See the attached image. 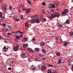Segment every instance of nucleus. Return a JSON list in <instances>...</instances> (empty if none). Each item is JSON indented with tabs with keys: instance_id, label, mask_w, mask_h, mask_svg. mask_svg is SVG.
Segmentation results:
<instances>
[{
	"instance_id": "1",
	"label": "nucleus",
	"mask_w": 73,
	"mask_h": 73,
	"mask_svg": "<svg viewBox=\"0 0 73 73\" xmlns=\"http://www.w3.org/2000/svg\"><path fill=\"white\" fill-rule=\"evenodd\" d=\"M21 56L23 58H27L28 57V61L29 62L31 61V58L30 57V55H29L28 53H26L22 52L21 54Z\"/></svg>"
},
{
	"instance_id": "2",
	"label": "nucleus",
	"mask_w": 73,
	"mask_h": 73,
	"mask_svg": "<svg viewBox=\"0 0 73 73\" xmlns=\"http://www.w3.org/2000/svg\"><path fill=\"white\" fill-rule=\"evenodd\" d=\"M68 9H65L64 11L62 12V15H66V13H68Z\"/></svg>"
},
{
	"instance_id": "3",
	"label": "nucleus",
	"mask_w": 73,
	"mask_h": 73,
	"mask_svg": "<svg viewBox=\"0 0 73 73\" xmlns=\"http://www.w3.org/2000/svg\"><path fill=\"white\" fill-rule=\"evenodd\" d=\"M3 16V13L2 12H0V20H2L4 19V17H2Z\"/></svg>"
},
{
	"instance_id": "4",
	"label": "nucleus",
	"mask_w": 73,
	"mask_h": 73,
	"mask_svg": "<svg viewBox=\"0 0 73 73\" xmlns=\"http://www.w3.org/2000/svg\"><path fill=\"white\" fill-rule=\"evenodd\" d=\"M7 6L6 4H5L4 6H2V9H7Z\"/></svg>"
},
{
	"instance_id": "5",
	"label": "nucleus",
	"mask_w": 73,
	"mask_h": 73,
	"mask_svg": "<svg viewBox=\"0 0 73 73\" xmlns=\"http://www.w3.org/2000/svg\"><path fill=\"white\" fill-rule=\"evenodd\" d=\"M25 11H26L28 12H29V13H30V12H31V10H30V9H22V12L24 13Z\"/></svg>"
},
{
	"instance_id": "6",
	"label": "nucleus",
	"mask_w": 73,
	"mask_h": 73,
	"mask_svg": "<svg viewBox=\"0 0 73 73\" xmlns=\"http://www.w3.org/2000/svg\"><path fill=\"white\" fill-rule=\"evenodd\" d=\"M2 29L3 31H6V32L8 31V28L7 27H4L2 28Z\"/></svg>"
},
{
	"instance_id": "7",
	"label": "nucleus",
	"mask_w": 73,
	"mask_h": 73,
	"mask_svg": "<svg viewBox=\"0 0 73 73\" xmlns=\"http://www.w3.org/2000/svg\"><path fill=\"white\" fill-rule=\"evenodd\" d=\"M28 50L29 52H31V53H32L33 52V50H32V49L31 48H28Z\"/></svg>"
},
{
	"instance_id": "8",
	"label": "nucleus",
	"mask_w": 73,
	"mask_h": 73,
	"mask_svg": "<svg viewBox=\"0 0 73 73\" xmlns=\"http://www.w3.org/2000/svg\"><path fill=\"white\" fill-rule=\"evenodd\" d=\"M46 69H47L46 67H45V66H43L41 68L42 70H44V71H45Z\"/></svg>"
},
{
	"instance_id": "9",
	"label": "nucleus",
	"mask_w": 73,
	"mask_h": 73,
	"mask_svg": "<svg viewBox=\"0 0 73 73\" xmlns=\"http://www.w3.org/2000/svg\"><path fill=\"white\" fill-rule=\"evenodd\" d=\"M25 25L26 27H28L29 25V22L27 21L25 23Z\"/></svg>"
},
{
	"instance_id": "10",
	"label": "nucleus",
	"mask_w": 73,
	"mask_h": 73,
	"mask_svg": "<svg viewBox=\"0 0 73 73\" xmlns=\"http://www.w3.org/2000/svg\"><path fill=\"white\" fill-rule=\"evenodd\" d=\"M19 7H20V8H23L24 7H25V6L24 4L20 5L19 6Z\"/></svg>"
},
{
	"instance_id": "11",
	"label": "nucleus",
	"mask_w": 73,
	"mask_h": 73,
	"mask_svg": "<svg viewBox=\"0 0 73 73\" xmlns=\"http://www.w3.org/2000/svg\"><path fill=\"white\" fill-rule=\"evenodd\" d=\"M40 22H41V21L38 19H36L35 21V23H39Z\"/></svg>"
},
{
	"instance_id": "12",
	"label": "nucleus",
	"mask_w": 73,
	"mask_h": 73,
	"mask_svg": "<svg viewBox=\"0 0 73 73\" xmlns=\"http://www.w3.org/2000/svg\"><path fill=\"white\" fill-rule=\"evenodd\" d=\"M35 50L37 52H38L40 51V49L38 48H35Z\"/></svg>"
},
{
	"instance_id": "13",
	"label": "nucleus",
	"mask_w": 73,
	"mask_h": 73,
	"mask_svg": "<svg viewBox=\"0 0 73 73\" xmlns=\"http://www.w3.org/2000/svg\"><path fill=\"white\" fill-rule=\"evenodd\" d=\"M55 16H56V17H60V14H59V13H58L56 12L55 13Z\"/></svg>"
},
{
	"instance_id": "14",
	"label": "nucleus",
	"mask_w": 73,
	"mask_h": 73,
	"mask_svg": "<svg viewBox=\"0 0 73 73\" xmlns=\"http://www.w3.org/2000/svg\"><path fill=\"white\" fill-rule=\"evenodd\" d=\"M23 46L25 48H27V47H28V45L27 44H24L23 45Z\"/></svg>"
},
{
	"instance_id": "15",
	"label": "nucleus",
	"mask_w": 73,
	"mask_h": 73,
	"mask_svg": "<svg viewBox=\"0 0 73 73\" xmlns=\"http://www.w3.org/2000/svg\"><path fill=\"white\" fill-rule=\"evenodd\" d=\"M41 20H42V21H43V22H46V19L45 18H41Z\"/></svg>"
},
{
	"instance_id": "16",
	"label": "nucleus",
	"mask_w": 73,
	"mask_h": 73,
	"mask_svg": "<svg viewBox=\"0 0 73 73\" xmlns=\"http://www.w3.org/2000/svg\"><path fill=\"white\" fill-rule=\"evenodd\" d=\"M18 31H19L20 33H21V34H25V32H21V31L20 29H19Z\"/></svg>"
},
{
	"instance_id": "17",
	"label": "nucleus",
	"mask_w": 73,
	"mask_h": 73,
	"mask_svg": "<svg viewBox=\"0 0 73 73\" xmlns=\"http://www.w3.org/2000/svg\"><path fill=\"white\" fill-rule=\"evenodd\" d=\"M15 37H16L17 40H19V39L20 38V36H18L17 35H15Z\"/></svg>"
},
{
	"instance_id": "18",
	"label": "nucleus",
	"mask_w": 73,
	"mask_h": 73,
	"mask_svg": "<svg viewBox=\"0 0 73 73\" xmlns=\"http://www.w3.org/2000/svg\"><path fill=\"white\" fill-rule=\"evenodd\" d=\"M68 43L67 42H65L64 44V46H67L68 45Z\"/></svg>"
},
{
	"instance_id": "19",
	"label": "nucleus",
	"mask_w": 73,
	"mask_h": 73,
	"mask_svg": "<svg viewBox=\"0 0 73 73\" xmlns=\"http://www.w3.org/2000/svg\"><path fill=\"white\" fill-rule=\"evenodd\" d=\"M3 51L4 52H7V48L4 47V48L3 49Z\"/></svg>"
},
{
	"instance_id": "20",
	"label": "nucleus",
	"mask_w": 73,
	"mask_h": 73,
	"mask_svg": "<svg viewBox=\"0 0 73 73\" xmlns=\"http://www.w3.org/2000/svg\"><path fill=\"white\" fill-rule=\"evenodd\" d=\"M40 45L42 46H44L45 45V43H44V42H42L41 43Z\"/></svg>"
},
{
	"instance_id": "21",
	"label": "nucleus",
	"mask_w": 73,
	"mask_h": 73,
	"mask_svg": "<svg viewBox=\"0 0 73 73\" xmlns=\"http://www.w3.org/2000/svg\"><path fill=\"white\" fill-rule=\"evenodd\" d=\"M48 67H53L54 66L52 64H48Z\"/></svg>"
},
{
	"instance_id": "22",
	"label": "nucleus",
	"mask_w": 73,
	"mask_h": 73,
	"mask_svg": "<svg viewBox=\"0 0 73 73\" xmlns=\"http://www.w3.org/2000/svg\"><path fill=\"white\" fill-rule=\"evenodd\" d=\"M28 41V39H27V38H25L23 39V41Z\"/></svg>"
},
{
	"instance_id": "23",
	"label": "nucleus",
	"mask_w": 73,
	"mask_h": 73,
	"mask_svg": "<svg viewBox=\"0 0 73 73\" xmlns=\"http://www.w3.org/2000/svg\"><path fill=\"white\" fill-rule=\"evenodd\" d=\"M66 24H69L70 23V21H69V19H67L66 21Z\"/></svg>"
},
{
	"instance_id": "24",
	"label": "nucleus",
	"mask_w": 73,
	"mask_h": 73,
	"mask_svg": "<svg viewBox=\"0 0 73 73\" xmlns=\"http://www.w3.org/2000/svg\"><path fill=\"white\" fill-rule=\"evenodd\" d=\"M60 53L58 52H57L56 53V56H60Z\"/></svg>"
},
{
	"instance_id": "25",
	"label": "nucleus",
	"mask_w": 73,
	"mask_h": 73,
	"mask_svg": "<svg viewBox=\"0 0 73 73\" xmlns=\"http://www.w3.org/2000/svg\"><path fill=\"white\" fill-rule=\"evenodd\" d=\"M21 19L22 20H24V17H23V15H21Z\"/></svg>"
},
{
	"instance_id": "26",
	"label": "nucleus",
	"mask_w": 73,
	"mask_h": 73,
	"mask_svg": "<svg viewBox=\"0 0 73 73\" xmlns=\"http://www.w3.org/2000/svg\"><path fill=\"white\" fill-rule=\"evenodd\" d=\"M48 7L50 8V9H52V4H51L49 5Z\"/></svg>"
},
{
	"instance_id": "27",
	"label": "nucleus",
	"mask_w": 73,
	"mask_h": 73,
	"mask_svg": "<svg viewBox=\"0 0 73 73\" xmlns=\"http://www.w3.org/2000/svg\"><path fill=\"white\" fill-rule=\"evenodd\" d=\"M54 4L55 5H56V6H57L58 5V2H56L54 3Z\"/></svg>"
},
{
	"instance_id": "28",
	"label": "nucleus",
	"mask_w": 73,
	"mask_h": 73,
	"mask_svg": "<svg viewBox=\"0 0 73 73\" xmlns=\"http://www.w3.org/2000/svg\"><path fill=\"white\" fill-rule=\"evenodd\" d=\"M33 69L34 70H37V67H34Z\"/></svg>"
},
{
	"instance_id": "29",
	"label": "nucleus",
	"mask_w": 73,
	"mask_h": 73,
	"mask_svg": "<svg viewBox=\"0 0 73 73\" xmlns=\"http://www.w3.org/2000/svg\"><path fill=\"white\" fill-rule=\"evenodd\" d=\"M52 18H54L56 17V15L55 14H53L51 15Z\"/></svg>"
},
{
	"instance_id": "30",
	"label": "nucleus",
	"mask_w": 73,
	"mask_h": 73,
	"mask_svg": "<svg viewBox=\"0 0 73 73\" xmlns=\"http://www.w3.org/2000/svg\"><path fill=\"white\" fill-rule=\"evenodd\" d=\"M14 50H15V51H17V48L16 46L14 47Z\"/></svg>"
},
{
	"instance_id": "31",
	"label": "nucleus",
	"mask_w": 73,
	"mask_h": 73,
	"mask_svg": "<svg viewBox=\"0 0 73 73\" xmlns=\"http://www.w3.org/2000/svg\"><path fill=\"white\" fill-rule=\"evenodd\" d=\"M70 36H73V32H70Z\"/></svg>"
},
{
	"instance_id": "32",
	"label": "nucleus",
	"mask_w": 73,
	"mask_h": 73,
	"mask_svg": "<svg viewBox=\"0 0 73 73\" xmlns=\"http://www.w3.org/2000/svg\"><path fill=\"white\" fill-rule=\"evenodd\" d=\"M31 19H32V20H33V19H36V18L35 17V16L34 15V16H32L31 17Z\"/></svg>"
},
{
	"instance_id": "33",
	"label": "nucleus",
	"mask_w": 73,
	"mask_h": 73,
	"mask_svg": "<svg viewBox=\"0 0 73 73\" xmlns=\"http://www.w3.org/2000/svg\"><path fill=\"white\" fill-rule=\"evenodd\" d=\"M42 52L43 53H46V51H45V50L44 49H42Z\"/></svg>"
},
{
	"instance_id": "34",
	"label": "nucleus",
	"mask_w": 73,
	"mask_h": 73,
	"mask_svg": "<svg viewBox=\"0 0 73 73\" xmlns=\"http://www.w3.org/2000/svg\"><path fill=\"white\" fill-rule=\"evenodd\" d=\"M36 40V38H33L32 39V41L33 42V41H35Z\"/></svg>"
},
{
	"instance_id": "35",
	"label": "nucleus",
	"mask_w": 73,
	"mask_h": 73,
	"mask_svg": "<svg viewBox=\"0 0 73 73\" xmlns=\"http://www.w3.org/2000/svg\"><path fill=\"white\" fill-rule=\"evenodd\" d=\"M55 8V6H54V5L52 4V8Z\"/></svg>"
},
{
	"instance_id": "36",
	"label": "nucleus",
	"mask_w": 73,
	"mask_h": 73,
	"mask_svg": "<svg viewBox=\"0 0 73 73\" xmlns=\"http://www.w3.org/2000/svg\"><path fill=\"white\" fill-rule=\"evenodd\" d=\"M61 60H60V59H59L58 60V63L59 64H61Z\"/></svg>"
},
{
	"instance_id": "37",
	"label": "nucleus",
	"mask_w": 73,
	"mask_h": 73,
	"mask_svg": "<svg viewBox=\"0 0 73 73\" xmlns=\"http://www.w3.org/2000/svg\"><path fill=\"white\" fill-rule=\"evenodd\" d=\"M34 16H35V19H36V18H37V17H38L39 16H38V15H35Z\"/></svg>"
},
{
	"instance_id": "38",
	"label": "nucleus",
	"mask_w": 73,
	"mask_h": 73,
	"mask_svg": "<svg viewBox=\"0 0 73 73\" xmlns=\"http://www.w3.org/2000/svg\"><path fill=\"white\" fill-rule=\"evenodd\" d=\"M38 58H36L35 59V61H38Z\"/></svg>"
},
{
	"instance_id": "39",
	"label": "nucleus",
	"mask_w": 73,
	"mask_h": 73,
	"mask_svg": "<svg viewBox=\"0 0 73 73\" xmlns=\"http://www.w3.org/2000/svg\"><path fill=\"white\" fill-rule=\"evenodd\" d=\"M60 25V24L59 23H57L56 24V26H57V27H58Z\"/></svg>"
},
{
	"instance_id": "40",
	"label": "nucleus",
	"mask_w": 73,
	"mask_h": 73,
	"mask_svg": "<svg viewBox=\"0 0 73 73\" xmlns=\"http://www.w3.org/2000/svg\"><path fill=\"white\" fill-rule=\"evenodd\" d=\"M15 20L16 21H20L19 19H15Z\"/></svg>"
},
{
	"instance_id": "41",
	"label": "nucleus",
	"mask_w": 73,
	"mask_h": 73,
	"mask_svg": "<svg viewBox=\"0 0 73 73\" xmlns=\"http://www.w3.org/2000/svg\"><path fill=\"white\" fill-rule=\"evenodd\" d=\"M42 5H45V3L44 2H43L42 3Z\"/></svg>"
},
{
	"instance_id": "42",
	"label": "nucleus",
	"mask_w": 73,
	"mask_h": 73,
	"mask_svg": "<svg viewBox=\"0 0 73 73\" xmlns=\"http://www.w3.org/2000/svg\"><path fill=\"white\" fill-rule=\"evenodd\" d=\"M48 19H50V20H52L53 19L52 17H48Z\"/></svg>"
},
{
	"instance_id": "43",
	"label": "nucleus",
	"mask_w": 73,
	"mask_h": 73,
	"mask_svg": "<svg viewBox=\"0 0 73 73\" xmlns=\"http://www.w3.org/2000/svg\"><path fill=\"white\" fill-rule=\"evenodd\" d=\"M39 56H40V57H43V55L41 54H39Z\"/></svg>"
},
{
	"instance_id": "44",
	"label": "nucleus",
	"mask_w": 73,
	"mask_h": 73,
	"mask_svg": "<svg viewBox=\"0 0 73 73\" xmlns=\"http://www.w3.org/2000/svg\"><path fill=\"white\" fill-rule=\"evenodd\" d=\"M9 8L10 9H12V7L11 6H10L9 7Z\"/></svg>"
},
{
	"instance_id": "45",
	"label": "nucleus",
	"mask_w": 73,
	"mask_h": 73,
	"mask_svg": "<svg viewBox=\"0 0 73 73\" xmlns=\"http://www.w3.org/2000/svg\"><path fill=\"white\" fill-rule=\"evenodd\" d=\"M42 12L43 13H45V9H43L42 11Z\"/></svg>"
},
{
	"instance_id": "46",
	"label": "nucleus",
	"mask_w": 73,
	"mask_h": 73,
	"mask_svg": "<svg viewBox=\"0 0 73 73\" xmlns=\"http://www.w3.org/2000/svg\"><path fill=\"white\" fill-rule=\"evenodd\" d=\"M28 2L29 3V4H31V2L29 0H28Z\"/></svg>"
},
{
	"instance_id": "47",
	"label": "nucleus",
	"mask_w": 73,
	"mask_h": 73,
	"mask_svg": "<svg viewBox=\"0 0 73 73\" xmlns=\"http://www.w3.org/2000/svg\"><path fill=\"white\" fill-rule=\"evenodd\" d=\"M8 69L9 70H11V69H12V68H11V67H10L8 68Z\"/></svg>"
},
{
	"instance_id": "48",
	"label": "nucleus",
	"mask_w": 73,
	"mask_h": 73,
	"mask_svg": "<svg viewBox=\"0 0 73 73\" xmlns=\"http://www.w3.org/2000/svg\"><path fill=\"white\" fill-rule=\"evenodd\" d=\"M14 62H15L14 61H12V62L11 63V64H13V63H14Z\"/></svg>"
},
{
	"instance_id": "49",
	"label": "nucleus",
	"mask_w": 73,
	"mask_h": 73,
	"mask_svg": "<svg viewBox=\"0 0 73 73\" xmlns=\"http://www.w3.org/2000/svg\"><path fill=\"white\" fill-rule=\"evenodd\" d=\"M51 72H52L50 70H49L48 71V73H51Z\"/></svg>"
},
{
	"instance_id": "50",
	"label": "nucleus",
	"mask_w": 73,
	"mask_h": 73,
	"mask_svg": "<svg viewBox=\"0 0 73 73\" xmlns=\"http://www.w3.org/2000/svg\"><path fill=\"white\" fill-rule=\"evenodd\" d=\"M51 12H54V10L52 9L51 10Z\"/></svg>"
},
{
	"instance_id": "51",
	"label": "nucleus",
	"mask_w": 73,
	"mask_h": 73,
	"mask_svg": "<svg viewBox=\"0 0 73 73\" xmlns=\"http://www.w3.org/2000/svg\"><path fill=\"white\" fill-rule=\"evenodd\" d=\"M3 25L4 26V27H5V26H6V24H5V23H3Z\"/></svg>"
},
{
	"instance_id": "52",
	"label": "nucleus",
	"mask_w": 73,
	"mask_h": 73,
	"mask_svg": "<svg viewBox=\"0 0 73 73\" xmlns=\"http://www.w3.org/2000/svg\"><path fill=\"white\" fill-rule=\"evenodd\" d=\"M41 65H40V64L39 65H38V68H40V67H41Z\"/></svg>"
},
{
	"instance_id": "53",
	"label": "nucleus",
	"mask_w": 73,
	"mask_h": 73,
	"mask_svg": "<svg viewBox=\"0 0 73 73\" xmlns=\"http://www.w3.org/2000/svg\"><path fill=\"white\" fill-rule=\"evenodd\" d=\"M0 3H3V0H0Z\"/></svg>"
},
{
	"instance_id": "54",
	"label": "nucleus",
	"mask_w": 73,
	"mask_h": 73,
	"mask_svg": "<svg viewBox=\"0 0 73 73\" xmlns=\"http://www.w3.org/2000/svg\"><path fill=\"white\" fill-rule=\"evenodd\" d=\"M20 37H23V35H21L20 36Z\"/></svg>"
},
{
	"instance_id": "55",
	"label": "nucleus",
	"mask_w": 73,
	"mask_h": 73,
	"mask_svg": "<svg viewBox=\"0 0 73 73\" xmlns=\"http://www.w3.org/2000/svg\"><path fill=\"white\" fill-rule=\"evenodd\" d=\"M12 14H13V15H15V11H13V13H12Z\"/></svg>"
},
{
	"instance_id": "56",
	"label": "nucleus",
	"mask_w": 73,
	"mask_h": 73,
	"mask_svg": "<svg viewBox=\"0 0 73 73\" xmlns=\"http://www.w3.org/2000/svg\"><path fill=\"white\" fill-rule=\"evenodd\" d=\"M59 26L60 28H62V25H60Z\"/></svg>"
},
{
	"instance_id": "57",
	"label": "nucleus",
	"mask_w": 73,
	"mask_h": 73,
	"mask_svg": "<svg viewBox=\"0 0 73 73\" xmlns=\"http://www.w3.org/2000/svg\"><path fill=\"white\" fill-rule=\"evenodd\" d=\"M14 41H15V42H17V40L16 39H14Z\"/></svg>"
},
{
	"instance_id": "58",
	"label": "nucleus",
	"mask_w": 73,
	"mask_h": 73,
	"mask_svg": "<svg viewBox=\"0 0 73 73\" xmlns=\"http://www.w3.org/2000/svg\"><path fill=\"white\" fill-rule=\"evenodd\" d=\"M16 33H20L19 31H16Z\"/></svg>"
},
{
	"instance_id": "59",
	"label": "nucleus",
	"mask_w": 73,
	"mask_h": 73,
	"mask_svg": "<svg viewBox=\"0 0 73 73\" xmlns=\"http://www.w3.org/2000/svg\"><path fill=\"white\" fill-rule=\"evenodd\" d=\"M2 35L3 36H5V33H3Z\"/></svg>"
},
{
	"instance_id": "60",
	"label": "nucleus",
	"mask_w": 73,
	"mask_h": 73,
	"mask_svg": "<svg viewBox=\"0 0 73 73\" xmlns=\"http://www.w3.org/2000/svg\"><path fill=\"white\" fill-rule=\"evenodd\" d=\"M7 35H11V33H7Z\"/></svg>"
},
{
	"instance_id": "61",
	"label": "nucleus",
	"mask_w": 73,
	"mask_h": 73,
	"mask_svg": "<svg viewBox=\"0 0 73 73\" xmlns=\"http://www.w3.org/2000/svg\"><path fill=\"white\" fill-rule=\"evenodd\" d=\"M17 48H19V45H18V44H17L16 45V46Z\"/></svg>"
},
{
	"instance_id": "62",
	"label": "nucleus",
	"mask_w": 73,
	"mask_h": 73,
	"mask_svg": "<svg viewBox=\"0 0 73 73\" xmlns=\"http://www.w3.org/2000/svg\"><path fill=\"white\" fill-rule=\"evenodd\" d=\"M68 65L70 66V65H71V64L70 63H68Z\"/></svg>"
},
{
	"instance_id": "63",
	"label": "nucleus",
	"mask_w": 73,
	"mask_h": 73,
	"mask_svg": "<svg viewBox=\"0 0 73 73\" xmlns=\"http://www.w3.org/2000/svg\"><path fill=\"white\" fill-rule=\"evenodd\" d=\"M19 12H21V10L20 9L19 10Z\"/></svg>"
},
{
	"instance_id": "64",
	"label": "nucleus",
	"mask_w": 73,
	"mask_h": 73,
	"mask_svg": "<svg viewBox=\"0 0 73 73\" xmlns=\"http://www.w3.org/2000/svg\"><path fill=\"white\" fill-rule=\"evenodd\" d=\"M53 73H57V72L55 71V72H54Z\"/></svg>"
}]
</instances>
